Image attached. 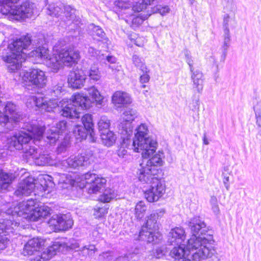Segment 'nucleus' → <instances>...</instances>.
<instances>
[{
  "label": "nucleus",
  "mask_w": 261,
  "mask_h": 261,
  "mask_svg": "<svg viewBox=\"0 0 261 261\" xmlns=\"http://www.w3.org/2000/svg\"><path fill=\"white\" fill-rule=\"evenodd\" d=\"M71 39H73V37L66 36L61 39L54 47L57 53L50 56L44 34L39 33L33 39L27 34L12 40L7 46L1 45L0 55L10 72H15L21 68L28 55L29 58L34 59L32 61L35 63H42L53 72H57L62 64L71 67L80 59L79 50L68 45Z\"/></svg>",
  "instance_id": "1"
},
{
  "label": "nucleus",
  "mask_w": 261,
  "mask_h": 261,
  "mask_svg": "<svg viewBox=\"0 0 261 261\" xmlns=\"http://www.w3.org/2000/svg\"><path fill=\"white\" fill-rule=\"evenodd\" d=\"M36 201L32 198L19 203L12 211V215L0 220V251L4 250L10 242L11 234L15 232L19 222L14 220L16 216L17 221L26 219L28 221H36L45 218L50 214L51 209L47 206H36Z\"/></svg>",
  "instance_id": "2"
},
{
  "label": "nucleus",
  "mask_w": 261,
  "mask_h": 261,
  "mask_svg": "<svg viewBox=\"0 0 261 261\" xmlns=\"http://www.w3.org/2000/svg\"><path fill=\"white\" fill-rule=\"evenodd\" d=\"M88 94L91 97L83 93H76L72 95L70 102L63 106L60 111L62 116L70 118H79L81 110L88 109L95 103L100 108L102 106L104 97L95 86H92L87 89Z\"/></svg>",
  "instance_id": "3"
},
{
  "label": "nucleus",
  "mask_w": 261,
  "mask_h": 261,
  "mask_svg": "<svg viewBox=\"0 0 261 261\" xmlns=\"http://www.w3.org/2000/svg\"><path fill=\"white\" fill-rule=\"evenodd\" d=\"M69 250H75V252H78L81 255L80 257L81 260H85L88 256L92 257L96 251L94 245H89L81 247L79 242L74 240H70L69 244L62 241H56L51 246L43 251L41 256L37 257V259L40 261L41 259L43 261L47 260L55 255L57 252L65 253Z\"/></svg>",
  "instance_id": "4"
},
{
  "label": "nucleus",
  "mask_w": 261,
  "mask_h": 261,
  "mask_svg": "<svg viewBox=\"0 0 261 261\" xmlns=\"http://www.w3.org/2000/svg\"><path fill=\"white\" fill-rule=\"evenodd\" d=\"M63 82L58 83L53 86L50 89L44 91V93H38L35 95L30 96L26 102L28 108H36L41 111L50 112L58 106V100L50 96L58 97L63 91Z\"/></svg>",
  "instance_id": "5"
},
{
  "label": "nucleus",
  "mask_w": 261,
  "mask_h": 261,
  "mask_svg": "<svg viewBox=\"0 0 261 261\" xmlns=\"http://www.w3.org/2000/svg\"><path fill=\"white\" fill-rule=\"evenodd\" d=\"M47 2V14L55 16L61 21L64 22L68 30H78L81 24V19L76 15V10L70 5H64L61 1L54 3L53 1H44Z\"/></svg>",
  "instance_id": "6"
},
{
  "label": "nucleus",
  "mask_w": 261,
  "mask_h": 261,
  "mask_svg": "<svg viewBox=\"0 0 261 261\" xmlns=\"http://www.w3.org/2000/svg\"><path fill=\"white\" fill-rule=\"evenodd\" d=\"M116 11H126L123 13H128L130 11L136 12H143L144 14L150 13H159L165 15L169 12L170 9L168 6L162 5L154 3L158 1H136L132 5L130 1H113Z\"/></svg>",
  "instance_id": "7"
},
{
  "label": "nucleus",
  "mask_w": 261,
  "mask_h": 261,
  "mask_svg": "<svg viewBox=\"0 0 261 261\" xmlns=\"http://www.w3.org/2000/svg\"><path fill=\"white\" fill-rule=\"evenodd\" d=\"M165 213L163 208L158 209L153 211L147 217L145 225L142 226L138 239L153 244L159 243L162 240V235L158 231L159 220Z\"/></svg>",
  "instance_id": "8"
},
{
  "label": "nucleus",
  "mask_w": 261,
  "mask_h": 261,
  "mask_svg": "<svg viewBox=\"0 0 261 261\" xmlns=\"http://www.w3.org/2000/svg\"><path fill=\"white\" fill-rule=\"evenodd\" d=\"M214 242L212 233H207L204 237L192 235L187 242L186 249L189 253L194 251L191 255L193 260L200 261L212 256L211 245Z\"/></svg>",
  "instance_id": "9"
},
{
  "label": "nucleus",
  "mask_w": 261,
  "mask_h": 261,
  "mask_svg": "<svg viewBox=\"0 0 261 261\" xmlns=\"http://www.w3.org/2000/svg\"><path fill=\"white\" fill-rule=\"evenodd\" d=\"M147 126L142 123L135 129V137L132 142L131 148L135 152H141L142 156L148 157L150 154L154 153L157 148L156 139L148 135Z\"/></svg>",
  "instance_id": "10"
},
{
  "label": "nucleus",
  "mask_w": 261,
  "mask_h": 261,
  "mask_svg": "<svg viewBox=\"0 0 261 261\" xmlns=\"http://www.w3.org/2000/svg\"><path fill=\"white\" fill-rule=\"evenodd\" d=\"M25 128L27 132H18L11 138L10 145L17 150L23 149V145L27 144L33 139L40 140L46 129L44 125L39 124L36 121L26 123Z\"/></svg>",
  "instance_id": "11"
},
{
  "label": "nucleus",
  "mask_w": 261,
  "mask_h": 261,
  "mask_svg": "<svg viewBox=\"0 0 261 261\" xmlns=\"http://www.w3.org/2000/svg\"><path fill=\"white\" fill-rule=\"evenodd\" d=\"M34 8V4L30 1H0V13L10 14L16 20L31 17Z\"/></svg>",
  "instance_id": "12"
},
{
  "label": "nucleus",
  "mask_w": 261,
  "mask_h": 261,
  "mask_svg": "<svg viewBox=\"0 0 261 261\" xmlns=\"http://www.w3.org/2000/svg\"><path fill=\"white\" fill-rule=\"evenodd\" d=\"M69 130L67 122L62 120L56 123V125L49 127L45 133L46 137L50 144L56 143L60 139H63L57 148L58 153L65 151L69 146L70 140L68 136Z\"/></svg>",
  "instance_id": "13"
},
{
  "label": "nucleus",
  "mask_w": 261,
  "mask_h": 261,
  "mask_svg": "<svg viewBox=\"0 0 261 261\" xmlns=\"http://www.w3.org/2000/svg\"><path fill=\"white\" fill-rule=\"evenodd\" d=\"M143 184L150 185L149 188L144 191V196L149 202L158 201L165 193V185L156 175L145 177L144 180H139Z\"/></svg>",
  "instance_id": "14"
},
{
  "label": "nucleus",
  "mask_w": 261,
  "mask_h": 261,
  "mask_svg": "<svg viewBox=\"0 0 261 261\" xmlns=\"http://www.w3.org/2000/svg\"><path fill=\"white\" fill-rule=\"evenodd\" d=\"M153 153L150 154L146 158L142 156L143 161L140 164V168L138 169V175L139 180H144L146 176H147V178H148L150 176L156 175L158 170L156 169V167L162 165L163 153L159 152V153L154 154L152 158L147 160V158Z\"/></svg>",
  "instance_id": "15"
},
{
  "label": "nucleus",
  "mask_w": 261,
  "mask_h": 261,
  "mask_svg": "<svg viewBox=\"0 0 261 261\" xmlns=\"http://www.w3.org/2000/svg\"><path fill=\"white\" fill-rule=\"evenodd\" d=\"M94 157L91 151H86L80 155L71 156L66 160H63L61 163V168L63 170H69L68 173L72 172L71 169L87 167L93 162Z\"/></svg>",
  "instance_id": "16"
},
{
  "label": "nucleus",
  "mask_w": 261,
  "mask_h": 261,
  "mask_svg": "<svg viewBox=\"0 0 261 261\" xmlns=\"http://www.w3.org/2000/svg\"><path fill=\"white\" fill-rule=\"evenodd\" d=\"M137 116L138 112L137 111L130 108L126 109L122 114L117 128L119 134L125 135L123 138L124 140L132 135V122Z\"/></svg>",
  "instance_id": "17"
},
{
  "label": "nucleus",
  "mask_w": 261,
  "mask_h": 261,
  "mask_svg": "<svg viewBox=\"0 0 261 261\" xmlns=\"http://www.w3.org/2000/svg\"><path fill=\"white\" fill-rule=\"evenodd\" d=\"M22 80L26 85H32L38 88H43L46 83L47 78L45 73L39 69L33 68L20 73Z\"/></svg>",
  "instance_id": "18"
},
{
  "label": "nucleus",
  "mask_w": 261,
  "mask_h": 261,
  "mask_svg": "<svg viewBox=\"0 0 261 261\" xmlns=\"http://www.w3.org/2000/svg\"><path fill=\"white\" fill-rule=\"evenodd\" d=\"M140 253V249L136 248L132 253L126 254L124 256L116 257L115 251H108L100 254L99 260L100 261H137L139 259Z\"/></svg>",
  "instance_id": "19"
},
{
  "label": "nucleus",
  "mask_w": 261,
  "mask_h": 261,
  "mask_svg": "<svg viewBox=\"0 0 261 261\" xmlns=\"http://www.w3.org/2000/svg\"><path fill=\"white\" fill-rule=\"evenodd\" d=\"M48 223L56 231H60L71 228L73 222L69 215H55L48 220Z\"/></svg>",
  "instance_id": "20"
},
{
  "label": "nucleus",
  "mask_w": 261,
  "mask_h": 261,
  "mask_svg": "<svg viewBox=\"0 0 261 261\" xmlns=\"http://www.w3.org/2000/svg\"><path fill=\"white\" fill-rule=\"evenodd\" d=\"M188 225L192 235L204 237L207 233H211V231L206 226L205 223L198 216H195L191 219Z\"/></svg>",
  "instance_id": "21"
},
{
  "label": "nucleus",
  "mask_w": 261,
  "mask_h": 261,
  "mask_svg": "<svg viewBox=\"0 0 261 261\" xmlns=\"http://www.w3.org/2000/svg\"><path fill=\"white\" fill-rule=\"evenodd\" d=\"M35 179L32 176H28L20 183L17 189L15 191L17 196H28L30 195L35 188Z\"/></svg>",
  "instance_id": "22"
},
{
  "label": "nucleus",
  "mask_w": 261,
  "mask_h": 261,
  "mask_svg": "<svg viewBox=\"0 0 261 261\" xmlns=\"http://www.w3.org/2000/svg\"><path fill=\"white\" fill-rule=\"evenodd\" d=\"M86 79L85 72L82 69L77 68L74 71L70 73L68 77V81L72 88L79 89L83 86Z\"/></svg>",
  "instance_id": "23"
},
{
  "label": "nucleus",
  "mask_w": 261,
  "mask_h": 261,
  "mask_svg": "<svg viewBox=\"0 0 261 261\" xmlns=\"http://www.w3.org/2000/svg\"><path fill=\"white\" fill-rule=\"evenodd\" d=\"M186 232L181 227L172 228L168 235L167 242L169 244L181 245L186 239Z\"/></svg>",
  "instance_id": "24"
},
{
  "label": "nucleus",
  "mask_w": 261,
  "mask_h": 261,
  "mask_svg": "<svg viewBox=\"0 0 261 261\" xmlns=\"http://www.w3.org/2000/svg\"><path fill=\"white\" fill-rule=\"evenodd\" d=\"M45 243V240L41 237L33 238L25 244L23 253L24 255H32L37 252L38 249L44 246Z\"/></svg>",
  "instance_id": "25"
},
{
  "label": "nucleus",
  "mask_w": 261,
  "mask_h": 261,
  "mask_svg": "<svg viewBox=\"0 0 261 261\" xmlns=\"http://www.w3.org/2000/svg\"><path fill=\"white\" fill-rule=\"evenodd\" d=\"M54 180L63 189H67L69 186H73L76 182H77L75 177L68 173L56 172L54 174Z\"/></svg>",
  "instance_id": "26"
},
{
  "label": "nucleus",
  "mask_w": 261,
  "mask_h": 261,
  "mask_svg": "<svg viewBox=\"0 0 261 261\" xmlns=\"http://www.w3.org/2000/svg\"><path fill=\"white\" fill-rule=\"evenodd\" d=\"M106 181L105 178L96 176L94 179L88 181V184L86 186V189L89 194L96 193L105 187Z\"/></svg>",
  "instance_id": "27"
},
{
  "label": "nucleus",
  "mask_w": 261,
  "mask_h": 261,
  "mask_svg": "<svg viewBox=\"0 0 261 261\" xmlns=\"http://www.w3.org/2000/svg\"><path fill=\"white\" fill-rule=\"evenodd\" d=\"M170 252V256L175 259V261H192L188 258L190 253L185 247L180 245H177Z\"/></svg>",
  "instance_id": "28"
},
{
  "label": "nucleus",
  "mask_w": 261,
  "mask_h": 261,
  "mask_svg": "<svg viewBox=\"0 0 261 261\" xmlns=\"http://www.w3.org/2000/svg\"><path fill=\"white\" fill-rule=\"evenodd\" d=\"M89 33L94 39L108 44L109 40L103 30L99 26L91 23L89 25Z\"/></svg>",
  "instance_id": "29"
},
{
  "label": "nucleus",
  "mask_w": 261,
  "mask_h": 261,
  "mask_svg": "<svg viewBox=\"0 0 261 261\" xmlns=\"http://www.w3.org/2000/svg\"><path fill=\"white\" fill-rule=\"evenodd\" d=\"M191 80L193 83L194 88L196 89L198 93H201L203 87V75L199 70L190 71Z\"/></svg>",
  "instance_id": "30"
},
{
  "label": "nucleus",
  "mask_w": 261,
  "mask_h": 261,
  "mask_svg": "<svg viewBox=\"0 0 261 261\" xmlns=\"http://www.w3.org/2000/svg\"><path fill=\"white\" fill-rule=\"evenodd\" d=\"M112 101L115 104L126 105L130 103L132 99L128 93L116 91L112 96Z\"/></svg>",
  "instance_id": "31"
},
{
  "label": "nucleus",
  "mask_w": 261,
  "mask_h": 261,
  "mask_svg": "<svg viewBox=\"0 0 261 261\" xmlns=\"http://www.w3.org/2000/svg\"><path fill=\"white\" fill-rule=\"evenodd\" d=\"M106 60L110 63V65L109 66V68L111 69L112 72L115 75L116 77L119 75L122 74L121 66L117 63V59L115 57L109 55L106 56Z\"/></svg>",
  "instance_id": "32"
},
{
  "label": "nucleus",
  "mask_w": 261,
  "mask_h": 261,
  "mask_svg": "<svg viewBox=\"0 0 261 261\" xmlns=\"http://www.w3.org/2000/svg\"><path fill=\"white\" fill-rule=\"evenodd\" d=\"M103 144L108 147L113 145L116 141V136L114 132L109 129H105L103 132H99Z\"/></svg>",
  "instance_id": "33"
},
{
  "label": "nucleus",
  "mask_w": 261,
  "mask_h": 261,
  "mask_svg": "<svg viewBox=\"0 0 261 261\" xmlns=\"http://www.w3.org/2000/svg\"><path fill=\"white\" fill-rule=\"evenodd\" d=\"M82 123L85 127V128L86 129L87 132H89V135L90 137L92 139V142H94L95 140L93 137V126L94 123L93 122V118L91 114H87L84 115L82 118Z\"/></svg>",
  "instance_id": "34"
},
{
  "label": "nucleus",
  "mask_w": 261,
  "mask_h": 261,
  "mask_svg": "<svg viewBox=\"0 0 261 261\" xmlns=\"http://www.w3.org/2000/svg\"><path fill=\"white\" fill-rule=\"evenodd\" d=\"M13 175L0 170V187L6 189L11 184L13 180Z\"/></svg>",
  "instance_id": "35"
},
{
  "label": "nucleus",
  "mask_w": 261,
  "mask_h": 261,
  "mask_svg": "<svg viewBox=\"0 0 261 261\" xmlns=\"http://www.w3.org/2000/svg\"><path fill=\"white\" fill-rule=\"evenodd\" d=\"M117 196L116 192L112 189H107L99 196V200L103 203H108Z\"/></svg>",
  "instance_id": "36"
},
{
  "label": "nucleus",
  "mask_w": 261,
  "mask_h": 261,
  "mask_svg": "<svg viewBox=\"0 0 261 261\" xmlns=\"http://www.w3.org/2000/svg\"><path fill=\"white\" fill-rule=\"evenodd\" d=\"M35 163L38 166L50 165L52 164L50 156L47 154H41L39 152L37 157L35 160Z\"/></svg>",
  "instance_id": "37"
},
{
  "label": "nucleus",
  "mask_w": 261,
  "mask_h": 261,
  "mask_svg": "<svg viewBox=\"0 0 261 261\" xmlns=\"http://www.w3.org/2000/svg\"><path fill=\"white\" fill-rule=\"evenodd\" d=\"M121 135V139H122L121 146L118 150L117 153L119 157L124 158L125 155L127 154V151L125 149V147H128V146H130V143L132 142L130 140V136L128 137V138L123 139V137H125V135ZM132 145H130V146Z\"/></svg>",
  "instance_id": "38"
},
{
  "label": "nucleus",
  "mask_w": 261,
  "mask_h": 261,
  "mask_svg": "<svg viewBox=\"0 0 261 261\" xmlns=\"http://www.w3.org/2000/svg\"><path fill=\"white\" fill-rule=\"evenodd\" d=\"M73 133L74 136L77 139H85L87 136L88 134H89V132H87L86 129L84 127L79 125H75L73 129Z\"/></svg>",
  "instance_id": "39"
},
{
  "label": "nucleus",
  "mask_w": 261,
  "mask_h": 261,
  "mask_svg": "<svg viewBox=\"0 0 261 261\" xmlns=\"http://www.w3.org/2000/svg\"><path fill=\"white\" fill-rule=\"evenodd\" d=\"M150 16V13L148 12V13L144 14L143 15H138L133 17L132 20V28L135 30L141 25L143 22L147 19Z\"/></svg>",
  "instance_id": "40"
},
{
  "label": "nucleus",
  "mask_w": 261,
  "mask_h": 261,
  "mask_svg": "<svg viewBox=\"0 0 261 261\" xmlns=\"http://www.w3.org/2000/svg\"><path fill=\"white\" fill-rule=\"evenodd\" d=\"M88 76L91 80L94 82L98 81L101 77V74L98 67L96 65L91 66L88 72Z\"/></svg>",
  "instance_id": "41"
},
{
  "label": "nucleus",
  "mask_w": 261,
  "mask_h": 261,
  "mask_svg": "<svg viewBox=\"0 0 261 261\" xmlns=\"http://www.w3.org/2000/svg\"><path fill=\"white\" fill-rule=\"evenodd\" d=\"M132 61L134 65L139 68L142 72L147 71V67L145 65L144 60L137 55L132 56Z\"/></svg>",
  "instance_id": "42"
},
{
  "label": "nucleus",
  "mask_w": 261,
  "mask_h": 261,
  "mask_svg": "<svg viewBox=\"0 0 261 261\" xmlns=\"http://www.w3.org/2000/svg\"><path fill=\"white\" fill-rule=\"evenodd\" d=\"M135 216L138 219H141L143 217L144 213L146 211V206L143 201H140L136 205Z\"/></svg>",
  "instance_id": "43"
},
{
  "label": "nucleus",
  "mask_w": 261,
  "mask_h": 261,
  "mask_svg": "<svg viewBox=\"0 0 261 261\" xmlns=\"http://www.w3.org/2000/svg\"><path fill=\"white\" fill-rule=\"evenodd\" d=\"M110 120L105 116H102L98 122V126L99 132H103L105 129H109Z\"/></svg>",
  "instance_id": "44"
},
{
  "label": "nucleus",
  "mask_w": 261,
  "mask_h": 261,
  "mask_svg": "<svg viewBox=\"0 0 261 261\" xmlns=\"http://www.w3.org/2000/svg\"><path fill=\"white\" fill-rule=\"evenodd\" d=\"M40 150L34 146H30L29 149H26L24 153L25 157L29 159H32L35 162Z\"/></svg>",
  "instance_id": "45"
},
{
  "label": "nucleus",
  "mask_w": 261,
  "mask_h": 261,
  "mask_svg": "<svg viewBox=\"0 0 261 261\" xmlns=\"http://www.w3.org/2000/svg\"><path fill=\"white\" fill-rule=\"evenodd\" d=\"M107 213L108 211L106 207L96 206L94 208L93 216L96 219H100L103 218Z\"/></svg>",
  "instance_id": "46"
},
{
  "label": "nucleus",
  "mask_w": 261,
  "mask_h": 261,
  "mask_svg": "<svg viewBox=\"0 0 261 261\" xmlns=\"http://www.w3.org/2000/svg\"><path fill=\"white\" fill-rule=\"evenodd\" d=\"M96 176L97 175L96 174L89 172L81 175L82 184L83 185L82 188L86 189V186L88 184V181L91 180V179H94V177Z\"/></svg>",
  "instance_id": "47"
},
{
  "label": "nucleus",
  "mask_w": 261,
  "mask_h": 261,
  "mask_svg": "<svg viewBox=\"0 0 261 261\" xmlns=\"http://www.w3.org/2000/svg\"><path fill=\"white\" fill-rule=\"evenodd\" d=\"M210 203L212 210L217 215L219 213V207L218 204L217 198L215 196H212L210 200Z\"/></svg>",
  "instance_id": "48"
},
{
  "label": "nucleus",
  "mask_w": 261,
  "mask_h": 261,
  "mask_svg": "<svg viewBox=\"0 0 261 261\" xmlns=\"http://www.w3.org/2000/svg\"><path fill=\"white\" fill-rule=\"evenodd\" d=\"M184 55L185 57V59L187 63L189 66L190 71H193V63L194 61L192 59V57L191 55V53L189 50L187 49H185L184 51Z\"/></svg>",
  "instance_id": "49"
},
{
  "label": "nucleus",
  "mask_w": 261,
  "mask_h": 261,
  "mask_svg": "<svg viewBox=\"0 0 261 261\" xmlns=\"http://www.w3.org/2000/svg\"><path fill=\"white\" fill-rule=\"evenodd\" d=\"M224 42L222 48L228 49L229 46L230 36L229 29H224Z\"/></svg>",
  "instance_id": "50"
},
{
  "label": "nucleus",
  "mask_w": 261,
  "mask_h": 261,
  "mask_svg": "<svg viewBox=\"0 0 261 261\" xmlns=\"http://www.w3.org/2000/svg\"><path fill=\"white\" fill-rule=\"evenodd\" d=\"M87 48V55L89 57L93 58L94 59L97 58L99 54H100V51L98 49H95L93 47L89 46Z\"/></svg>",
  "instance_id": "51"
},
{
  "label": "nucleus",
  "mask_w": 261,
  "mask_h": 261,
  "mask_svg": "<svg viewBox=\"0 0 261 261\" xmlns=\"http://www.w3.org/2000/svg\"><path fill=\"white\" fill-rule=\"evenodd\" d=\"M166 253V247H158L155 249L154 255L156 258H161L164 256Z\"/></svg>",
  "instance_id": "52"
},
{
  "label": "nucleus",
  "mask_w": 261,
  "mask_h": 261,
  "mask_svg": "<svg viewBox=\"0 0 261 261\" xmlns=\"http://www.w3.org/2000/svg\"><path fill=\"white\" fill-rule=\"evenodd\" d=\"M149 70L147 68L146 72H142L143 74L140 77V82L142 84H145L148 83L150 80V76L148 75V73Z\"/></svg>",
  "instance_id": "53"
},
{
  "label": "nucleus",
  "mask_w": 261,
  "mask_h": 261,
  "mask_svg": "<svg viewBox=\"0 0 261 261\" xmlns=\"http://www.w3.org/2000/svg\"><path fill=\"white\" fill-rule=\"evenodd\" d=\"M254 111L255 115V123L256 126H261V110L260 109H256L255 110L254 108Z\"/></svg>",
  "instance_id": "54"
},
{
  "label": "nucleus",
  "mask_w": 261,
  "mask_h": 261,
  "mask_svg": "<svg viewBox=\"0 0 261 261\" xmlns=\"http://www.w3.org/2000/svg\"><path fill=\"white\" fill-rule=\"evenodd\" d=\"M193 111H198L199 109L200 101L199 98L194 99L192 102Z\"/></svg>",
  "instance_id": "55"
},
{
  "label": "nucleus",
  "mask_w": 261,
  "mask_h": 261,
  "mask_svg": "<svg viewBox=\"0 0 261 261\" xmlns=\"http://www.w3.org/2000/svg\"><path fill=\"white\" fill-rule=\"evenodd\" d=\"M229 20V16L228 14H226L224 15L223 17V26L224 29H228V22Z\"/></svg>",
  "instance_id": "56"
},
{
  "label": "nucleus",
  "mask_w": 261,
  "mask_h": 261,
  "mask_svg": "<svg viewBox=\"0 0 261 261\" xmlns=\"http://www.w3.org/2000/svg\"><path fill=\"white\" fill-rule=\"evenodd\" d=\"M223 184H224V186L226 188V189L227 190H228L229 187V184L228 183V182H229V177L227 176H225V175L223 174Z\"/></svg>",
  "instance_id": "57"
},
{
  "label": "nucleus",
  "mask_w": 261,
  "mask_h": 261,
  "mask_svg": "<svg viewBox=\"0 0 261 261\" xmlns=\"http://www.w3.org/2000/svg\"><path fill=\"white\" fill-rule=\"evenodd\" d=\"M227 48H222V55L221 56L220 60L221 61L224 62L227 54Z\"/></svg>",
  "instance_id": "58"
},
{
  "label": "nucleus",
  "mask_w": 261,
  "mask_h": 261,
  "mask_svg": "<svg viewBox=\"0 0 261 261\" xmlns=\"http://www.w3.org/2000/svg\"><path fill=\"white\" fill-rule=\"evenodd\" d=\"M257 133L256 134V137L257 138L258 137H261V126H257L256 127Z\"/></svg>",
  "instance_id": "59"
},
{
  "label": "nucleus",
  "mask_w": 261,
  "mask_h": 261,
  "mask_svg": "<svg viewBox=\"0 0 261 261\" xmlns=\"http://www.w3.org/2000/svg\"><path fill=\"white\" fill-rule=\"evenodd\" d=\"M203 143L205 145H208L209 144V142L206 138V136L205 134L204 135L203 137Z\"/></svg>",
  "instance_id": "60"
},
{
  "label": "nucleus",
  "mask_w": 261,
  "mask_h": 261,
  "mask_svg": "<svg viewBox=\"0 0 261 261\" xmlns=\"http://www.w3.org/2000/svg\"><path fill=\"white\" fill-rule=\"evenodd\" d=\"M142 87L143 88H145V87H146V85H142Z\"/></svg>",
  "instance_id": "61"
}]
</instances>
